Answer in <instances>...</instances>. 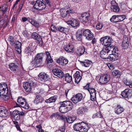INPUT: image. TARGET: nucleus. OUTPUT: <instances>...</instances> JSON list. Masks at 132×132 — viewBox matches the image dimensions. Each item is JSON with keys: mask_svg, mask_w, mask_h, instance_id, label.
<instances>
[{"mask_svg": "<svg viewBox=\"0 0 132 132\" xmlns=\"http://www.w3.org/2000/svg\"><path fill=\"white\" fill-rule=\"evenodd\" d=\"M118 22H121L123 20L126 18V16L125 15H117Z\"/></svg>", "mask_w": 132, "mask_h": 132, "instance_id": "42", "label": "nucleus"}, {"mask_svg": "<svg viewBox=\"0 0 132 132\" xmlns=\"http://www.w3.org/2000/svg\"><path fill=\"white\" fill-rule=\"evenodd\" d=\"M108 66L109 67V68L111 70H113L114 68V67L113 66V65L110 64H109L108 65Z\"/></svg>", "mask_w": 132, "mask_h": 132, "instance_id": "61", "label": "nucleus"}, {"mask_svg": "<svg viewBox=\"0 0 132 132\" xmlns=\"http://www.w3.org/2000/svg\"><path fill=\"white\" fill-rule=\"evenodd\" d=\"M31 83L26 82L24 84L23 87L26 92H28L31 90Z\"/></svg>", "mask_w": 132, "mask_h": 132, "instance_id": "31", "label": "nucleus"}, {"mask_svg": "<svg viewBox=\"0 0 132 132\" xmlns=\"http://www.w3.org/2000/svg\"><path fill=\"white\" fill-rule=\"evenodd\" d=\"M46 7V3L43 0H37L33 7L35 9L41 10L45 9Z\"/></svg>", "mask_w": 132, "mask_h": 132, "instance_id": "4", "label": "nucleus"}, {"mask_svg": "<svg viewBox=\"0 0 132 132\" xmlns=\"http://www.w3.org/2000/svg\"><path fill=\"white\" fill-rule=\"evenodd\" d=\"M56 62L60 65H64L68 63V60L64 57L62 56L56 59Z\"/></svg>", "mask_w": 132, "mask_h": 132, "instance_id": "16", "label": "nucleus"}, {"mask_svg": "<svg viewBox=\"0 0 132 132\" xmlns=\"http://www.w3.org/2000/svg\"><path fill=\"white\" fill-rule=\"evenodd\" d=\"M74 46L72 45L68 44L64 47V49L68 52H71L73 51Z\"/></svg>", "mask_w": 132, "mask_h": 132, "instance_id": "33", "label": "nucleus"}, {"mask_svg": "<svg viewBox=\"0 0 132 132\" xmlns=\"http://www.w3.org/2000/svg\"><path fill=\"white\" fill-rule=\"evenodd\" d=\"M43 1H45L46 4V3H47V4L49 5H51V2L50 0H43Z\"/></svg>", "mask_w": 132, "mask_h": 132, "instance_id": "62", "label": "nucleus"}, {"mask_svg": "<svg viewBox=\"0 0 132 132\" xmlns=\"http://www.w3.org/2000/svg\"><path fill=\"white\" fill-rule=\"evenodd\" d=\"M112 74L113 76H117L118 78H119L121 74V72L118 70H114Z\"/></svg>", "mask_w": 132, "mask_h": 132, "instance_id": "40", "label": "nucleus"}, {"mask_svg": "<svg viewBox=\"0 0 132 132\" xmlns=\"http://www.w3.org/2000/svg\"><path fill=\"white\" fill-rule=\"evenodd\" d=\"M111 8L112 7H113L114 6H115L117 5V3L116 2L114 1H112L111 2Z\"/></svg>", "mask_w": 132, "mask_h": 132, "instance_id": "57", "label": "nucleus"}, {"mask_svg": "<svg viewBox=\"0 0 132 132\" xmlns=\"http://www.w3.org/2000/svg\"><path fill=\"white\" fill-rule=\"evenodd\" d=\"M29 22H30L32 24L34 25V24H35V23L36 22V21L32 19H29Z\"/></svg>", "mask_w": 132, "mask_h": 132, "instance_id": "58", "label": "nucleus"}, {"mask_svg": "<svg viewBox=\"0 0 132 132\" xmlns=\"http://www.w3.org/2000/svg\"><path fill=\"white\" fill-rule=\"evenodd\" d=\"M121 95L123 97L129 98L132 96V89H127L122 92Z\"/></svg>", "mask_w": 132, "mask_h": 132, "instance_id": "12", "label": "nucleus"}, {"mask_svg": "<svg viewBox=\"0 0 132 132\" xmlns=\"http://www.w3.org/2000/svg\"><path fill=\"white\" fill-rule=\"evenodd\" d=\"M73 127L75 131L80 132H87L90 127L86 122H81L75 124Z\"/></svg>", "mask_w": 132, "mask_h": 132, "instance_id": "1", "label": "nucleus"}, {"mask_svg": "<svg viewBox=\"0 0 132 132\" xmlns=\"http://www.w3.org/2000/svg\"><path fill=\"white\" fill-rule=\"evenodd\" d=\"M58 31L61 32L66 33L69 31V29L68 28L64 27L61 26H59L57 27Z\"/></svg>", "mask_w": 132, "mask_h": 132, "instance_id": "36", "label": "nucleus"}, {"mask_svg": "<svg viewBox=\"0 0 132 132\" xmlns=\"http://www.w3.org/2000/svg\"><path fill=\"white\" fill-rule=\"evenodd\" d=\"M110 78L109 76L107 75H102L100 77L99 80V83L104 85L108 83L109 81Z\"/></svg>", "mask_w": 132, "mask_h": 132, "instance_id": "8", "label": "nucleus"}, {"mask_svg": "<svg viewBox=\"0 0 132 132\" xmlns=\"http://www.w3.org/2000/svg\"><path fill=\"white\" fill-rule=\"evenodd\" d=\"M60 114L57 113H55L53 114L50 117V118L51 119H58L60 118Z\"/></svg>", "mask_w": 132, "mask_h": 132, "instance_id": "43", "label": "nucleus"}, {"mask_svg": "<svg viewBox=\"0 0 132 132\" xmlns=\"http://www.w3.org/2000/svg\"><path fill=\"white\" fill-rule=\"evenodd\" d=\"M8 40L10 44L12 45L14 43V41L13 37L11 36H9L8 38Z\"/></svg>", "mask_w": 132, "mask_h": 132, "instance_id": "49", "label": "nucleus"}, {"mask_svg": "<svg viewBox=\"0 0 132 132\" xmlns=\"http://www.w3.org/2000/svg\"><path fill=\"white\" fill-rule=\"evenodd\" d=\"M88 90L90 95V99L92 101H94L96 99V91L93 88H88Z\"/></svg>", "mask_w": 132, "mask_h": 132, "instance_id": "18", "label": "nucleus"}, {"mask_svg": "<svg viewBox=\"0 0 132 132\" xmlns=\"http://www.w3.org/2000/svg\"><path fill=\"white\" fill-rule=\"evenodd\" d=\"M31 37L32 38L36 40L37 42L38 43L39 46H42V39L40 36L37 33L34 32L32 34Z\"/></svg>", "mask_w": 132, "mask_h": 132, "instance_id": "11", "label": "nucleus"}, {"mask_svg": "<svg viewBox=\"0 0 132 132\" xmlns=\"http://www.w3.org/2000/svg\"><path fill=\"white\" fill-rule=\"evenodd\" d=\"M52 72L54 75L59 78H61L63 76L64 74L62 71L60 69L55 68L53 69Z\"/></svg>", "mask_w": 132, "mask_h": 132, "instance_id": "17", "label": "nucleus"}, {"mask_svg": "<svg viewBox=\"0 0 132 132\" xmlns=\"http://www.w3.org/2000/svg\"><path fill=\"white\" fill-rule=\"evenodd\" d=\"M7 15H5L4 19L1 20V22L2 23L1 25H3V24L6 22V20L7 19Z\"/></svg>", "mask_w": 132, "mask_h": 132, "instance_id": "53", "label": "nucleus"}, {"mask_svg": "<svg viewBox=\"0 0 132 132\" xmlns=\"http://www.w3.org/2000/svg\"><path fill=\"white\" fill-rule=\"evenodd\" d=\"M21 43L18 41H14V43L12 45L15 48V50L18 54H20L21 52Z\"/></svg>", "mask_w": 132, "mask_h": 132, "instance_id": "13", "label": "nucleus"}, {"mask_svg": "<svg viewBox=\"0 0 132 132\" xmlns=\"http://www.w3.org/2000/svg\"><path fill=\"white\" fill-rule=\"evenodd\" d=\"M59 118H59V119L64 120V121H66L67 118L64 116H61L60 114Z\"/></svg>", "mask_w": 132, "mask_h": 132, "instance_id": "55", "label": "nucleus"}, {"mask_svg": "<svg viewBox=\"0 0 132 132\" xmlns=\"http://www.w3.org/2000/svg\"><path fill=\"white\" fill-rule=\"evenodd\" d=\"M80 63L82 66L86 67H89L91 64V61H89L88 60H86L84 61H80Z\"/></svg>", "mask_w": 132, "mask_h": 132, "instance_id": "35", "label": "nucleus"}, {"mask_svg": "<svg viewBox=\"0 0 132 132\" xmlns=\"http://www.w3.org/2000/svg\"><path fill=\"white\" fill-rule=\"evenodd\" d=\"M102 117V115L100 112H98L96 114H94L93 116V118H101Z\"/></svg>", "mask_w": 132, "mask_h": 132, "instance_id": "48", "label": "nucleus"}, {"mask_svg": "<svg viewBox=\"0 0 132 132\" xmlns=\"http://www.w3.org/2000/svg\"><path fill=\"white\" fill-rule=\"evenodd\" d=\"M9 67L10 69L14 72L16 73L18 75H22L23 74L21 71L19 70V67L16 64L11 63L9 64Z\"/></svg>", "mask_w": 132, "mask_h": 132, "instance_id": "7", "label": "nucleus"}, {"mask_svg": "<svg viewBox=\"0 0 132 132\" xmlns=\"http://www.w3.org/2000/svg\"><path fill=\"white\" fill-rule=\"evenodd\" d=\"M109 55L108 58L111 61H113L117 60L118 57V53H112L111 54H109Z\"/></svg>", "mask_w": 132, "mask_h": 132, "instance_id": "32", "label": "nucleus"}, {"mask_svg": "<svg viewBox=\"0 0 132 132\" xmlns=\"http://www.w3.org/2000/svg\"><path fill=\"white\" fill-rule=\"evenodd\" d=\"M129 43L128 38L127 37H124L123 41L122 42V47L124 49H125L128 47Z\"/></svg>", "mask_w": 132, "mask_h": 132, "instance_id": "30", "label": "nucleus"}, {"mask_svg": "<svg viewBox=\"0 0 132 132\" xmlns=\"http://www.w3.org/2000/svg\"><path fill=\"white\" fill-rule=\"evenodd\" d=\"M67 23L73 27H75L78 26L79 24V22L76 19H73L72 20H69L66 21Z\"/></svg>", "mask_w": 132, "mask_h": 132, "instance_id": "24", "label": "nucleus"}, {"mask_svg": "<svg viewBox=\"0 0 132 132\" xmlns=\"http://www.w3.org/2000/svg\"><path fill=\"white\" fill-rule=\"evenodd\" d=\"M51 29L52 31L55 32L57 30L55 26L53 24H52L51 26Z\"/></svg>", "mask_w": 132, "mask_h": 132, "instance_id": "54", "label": "nucleus"}, {"mask_svg": "<svg viewBox=\"0 0 132 132\" xmlns=\"http://www.w3.org/2000/svg\"><path fill=\"white\" fill-rule=\"evenodd\" d=\"M63 103L69 111L73 109V105L71 101H66L63 102Z\"/></svg>", "mask_w": 132, "mask_h": 132, "instance_id": "26", "label": "nucleus"}, {"mask_svg": "<svg viewBox=\"0 0 132 132\" xmlns=\"http://www.w3.org/2000/svg\"><path fill=\"white\" fill-rule=\"evenodd\" d=\"M16 104L18 106H21L26 109H27L29 108L28 104L27 103L25 98L21 96L18 97L17 103Z\"/></svg>", "mask_w": 132, "mask_h": 132, "instance_id": "6", "label": "nucleus"}, {"mask_svg": "<svg viewBox=\"0 0 132 132\" xmlns=\"http://www.w3.org/2000/svg\"><path fill=\"white\" fill-rule=\"evenodd\" d=\"M82 33L81 31L78 30L76 33V38L79 40L81 39V37L82 36Z\"/></svg>", "mask_w": 132, "mask_h": 132, "instance_id": "45", "label": "nucleus"}, {"mask_svg": "<svg viewBox=\"0 0 132 132\" xmlns=\"http://www.w3.org/2000/svg\"><path fill=\"white\" fill-rule=\"evenodd\" d=\"M109 47H110L109 48L110 52H112V53H117V52H118V50L117 47L113 46H111Z\"/></svg>", "mask_w": 132, "mask_h": 132, "instance_id": "41", "label": "nucleus"}, {"mask_svg": "<svg viewBox=\"0 0 132 132\" xmlns=\"http://www.w3.org/2000/svg\"><path fill=\"white\" fill-rule=\"evenodd\" d=\"M80 75V72L79 71H77L73 75L74 78H75V81L77 84L79 82L81 79V77Z\"/></svg>", "mask_w": 132, "mask_h": 132, "instance_id": "22", "label": "nucleus"}, {"mask_svg": "<svg viewBox=\"0 0 132 132\" xmlns=\"http://www.w3.org/2000/svg\"><path fill=\"white\" fill-rule=\"evenodd\" d=\"M124 83L127 86H129L130 88H132V82L131 81L126 80Z\"/></svg>", "mask_w": 132, "mask_h": 132, "instance_id": "50", "label": "nucleus"}, {"mask_svg": "<svg viewBox=\"0 0 132 132\" xmlns=\"http://www.w3.org/2000/svg\"><path fill=\"white\" fill-rule=\"evenodd\" d=\"M109 47H104L102 50L101 51L100 55L102 58L106 59L108 58V55L109 53Z\"/></svg>", "mask_w": 132, "mask_h": 132, "instance_id": "9", "label": "nucleus"}, {"mask_svg": "<svg viewBox=\"0 0 132 132\" xmlns=\"http://www.w3.org/2000/svg\"><path fill=\"white\" fill-rule=\"evenodd\" d=\"M46 60L47 61L48 63H52L53 62V60L52 59L51 57H48L46 58Z\"/></svg>", "mask_w": 132, "mask_h": 132, "instance_id": "56", "label": "nucleus"}, {"mask_svg": "<svg viewBox=\"0 0 132 132\" xmlns=\"http://www.w3.org/2000/svg\"><path fill=\"white\" fill-rule=\"evenodd\" d=\"M8 114V112L6 108L1 106V117H6Z\"/></svg>", "mask_w": 132, "mask_h": 132, "instance_id": "25", "label": "nucleus"}, {"mask_svg": "<svg viewBox=\"0 0 132 132\" xmlns=\"http://www.w3.org/2000/svg\"><path fill=\"white\" fill-rule=\"evenodd\" d=\"M43 57V53L37 54L35 56L34 60L32 61L31 65L34 67H37L39 66L41 64Z\"/></svg>", "mask_w": 132, "mask_h": 132, "instance_id": "3", "label": "nucleus"}, {"mask_svg": "<svg viewBox=\"0 0 132 132\" xmlns=\"http://www.w3.org/2000/svg\"><path fill=\"white\" fill-rule=\"evenodd\" d=\"M124 110L123 106L120 104H118L115 109V112L117 114H119L122 113Z\"/></svg>", "mask_w": 132, "mask_h": 132, "instance_id": "20", "label": "nucleus"}, {"mask_svg": "<svg viewBox=\"0 0 132 132\" xmlns=\"http://www.w3.org/2000/svg\"><path fill=\"white\" fill-rule=\"evenodd\" d=\"M59 110L61 113H66L69 111L63 103L60 107Z\"/></svg>", "mask_w": 132, "mask_h": 132, "instance_id": "34", "label": "nucleus"}, {"mask_svg": "<svg viewBox=\"0 0 132 132\" xmlns=\"http://www.w3.org/2000/svg\"><path fill=\"white\" fill-rule=\"evenodd\" d=\"M8 93V88L5 83H1V101H7L9 97L7 95Z\"/></svg>", "mask_w": 132, "mask_h": 132, "instance_id": "2", "label": "nucleus"}, {"mask_svg": "<svg viewBox=\"0 0 132 132\" xmlns=\"http://www.w3.org/2000/svg\"><path fill=\"white\" fill-rule=\"evenodd\" d=\"M57 99L56 96H54L50 98L49 99L46 100L45 102L47 103H50L55 102Z\"/></svg>", "mask_w": 132, "mask_h": 132, "instance_id": "37", "label": "nucleus"}, {"mask_svg": "<svg viewBox=\"0 0 132 132\" xmlns=\"http://www.w3.org/2000/svg\"><path fill=\"white\" fill-rule=\"evenodd\" d=\"M65 81L68 82L69 83L71 81L72 78L71 76L69 75V74H65Z\"/></svg>", "mask_w": 132, "mask_h": 132, "instance_id": "39", "label": "nucleus"}, {"mask_svg": "<svg viewBox=\"0 0 132 132\" xmlns=\"http://www.w3.org/2000/svg\"><path fill=\"white\" fill-rule=\"evenodd\" d=\"M59 130L61 132H65V128L64 126H62L59 128Z\"/></svg>", "mask_w": 132, "mask_h": 132, "instance_id": "59", "label": "nucleus"}, {"mask_svg": "<svg viewBox=\"0 0 132 132\" xmlns=\"http://www.w3.org/2000/svg\"><path fill=\"white\" fill-rule=\"evenodd\" d=\"M82 98V95L81 93L77 94L74 97L72 98L71 99L73 103H75L80 101Z\"/></svg>", "mask_w": 132, "mask_h": 132, "instance_id": "19", "label": "nucleus"}, {"mask_svg": "<svg viewBox=\"0 0 132 132\" xmlns=\"http://www.w3.org/2000/svg\"><path fill=\"white\" fill-rule=\"evenodd\" d=\"M22 34L26 38L29 39L30 38V36L28 34V32L26 30H25L23 31Z\"/></svg>", "mask_w": 132, "mask_h": 132, "instance_id": "52", "label": "nucleus"}, {"mask_svg": "<svg viewBox=\"0 0 132 132\" xmlns=\"http://www.w3.org/2000/svg\"><path fill=\"white\" fill-rule=\"evenodd\" d=\"M76 119V116H72L69 117L68 118H67L66 121H67L68 123H71L73 122Z\"/></svg>", "mask_w": 132, "mask_h": 132, "instance_id": "38", "label": "nucleus"}, {"mask_svg": "<svg viewBox=\"0 0 132 132\" xmlns=\"http://www.w3.org/2000/svg\"><path fill=\"white\" fill-rule=\"evenodd\" d=\"M83 35L88 40H91L94 37V34L89 29H86L83 32Z\"/></svg>", "mask_w": 132, "mask_h": 132, "instance_id": "10", "label": "nucleus"}, {"mask_svg": "<svg viewBox=\"0 0 132 132\" xmlns=\"http://www.w3.org/2000/svg\"><path fill=\"white\" fill-rule=\"evenodd\" d=\"M103 27V25L102 23L98 22L96 25V29L97 30H100Z\"/></svg>", "mask_w": 132, "mask_h": 132, "instance_id": "47", "label": "nucleus"}, {"mask_svg": "<svg viewBox=\"0 0 132 132\" xmlns=\"http://www.w3.org/2000/svg\"><path fill=\"white\" fill-rule=\"evenodd\" d=\"M85 52V49L83 46H79L78 47L75 53L77 56H81Z\"/></svg>", "mask_w": 132, "mask_h": 132, "instance_id": "21", "label": "nucleus"}, {"mask_svg": "<svg viewBox=\"0 0 132 132\" xmlns=\"http://www.w3.org/2000/svg\"><path fill=\"white\" fill-rule=\"evenodd\" d=\"M43 98L40 95H36L35 97L34 101L35 103L36 104H38L44 101Z\"/></svg>", "mask_w": 132, "mask_h": 132, "instance_id": "29", "label": "nucleus"}, {"mask_svg": "<svg viewBox=\"0 0 132 132\" xmlns=\"http://www.w3.org/2000/svg\"><path fill=\"white\" fill-rule=\"evenodd\" d=\"M112 40V38L109 36H106L102 37L100 40L105 47H110Z\"/></svg>", "mask_w": 132, "mask_h": 132, "instance_id": "5", "label": "nucleus"}, {"mask_svg": "<svg viewBox=\"0 0 132 132\" xmlns=\"http://www.w3.org/2000/svg\"><path fill=\"white\" fill-rule=\"evenodd\" d=\"M19 117L23 116H24L25 114V113L22 111L20 112L19 111Z\"/></svg>", "mask_w": 132, "mask_h": 132, "instance_id": "63", "label": "nucleus"}, {"mask_svg": "<svg viewBox=\"0 0 132 132\" xmlns=\"http://www.w3.org/2000/svg\"><path fill=\"white\" fill-rule=\"evenodd\" d=\"M111 9L113 11L115 12H119L120 9L118 5L112 7Z\"/></svg>", "mask_w": 132, "mask_h": 132, "instance_id": "44", "label": "nucleus"}, {"mask_svg": "<svg viewBox=\"0 0 132 132\" xmlns=\"http://www.w3.org/2000/svg\"><path fill=\"white\" fill-rule=\"evenodd\" d=\"M38 79L43 82L48 81L49 79L48 75L44 73H40L38 75Z\"/></svg>", "mask_w": 132, "mask_h": 132, "instance_id": "15", "label": "nucleus"}, {"mask_svg": "<svg viewBox=\"0 0 132 132\" xmlns=\"http://www.w3.org/2000/svg\"><path fill=\"white\" fill-rule=\"evenodd\" d=\"M88 110V109L87 107H81L79 108L77 110V113L78 115L81 116L87 112Z\"/></svg>", "mask_w": 132, "mask_h": 132, "instance_id": "14", "label": "nucleus"}, {"mask_svg": "<svg viewBox=\"0 0 132 132\" xmlns=\"http://www.w3.org/2000/svg\"><path fill=\"white\" fill-rule=\"evenodd\" d=\"M23 5L22 4H21L19 7V12H20L22 9V8Z\"/></svg>", "mask_w": 132, "mask_h": 132, "instance_id": "64", "label": "nucleus"}, {"mask_svg": "<svg viewBox=\"0 0 132 132\" xmlns=\"http://www.w3.org/2000/svg\"><path fill=\"white\" fill-rule=\"evenodd\" d=\"M61 15L63 17H66L67 14L72 12V11L67 9H62L60 10Z\"/></svg>", "mask_w": 132, "mask_h": 132, "instance_id": "23", "label": "nucleus"}, {"mask_svg": "<svg viewBox=\"0 0 132 132\" xmlns=\"http://www.w3.org/2000/svg\"><path fill=\"white\" fill-rule=\"evenodd\" d=\"M7 53L9 55H8V56H12L13 54V50L11 48H10V49L7 50Z\"/></svg>", "mask_w": 132, "mask_h": 132, "instance_id": "51", "label": "nucleus"}, {"mask_svg": "<svg viewBox=\"0 0 132 132\" xmlns=\"http://www.w3.org/2000/svg\"><path fill=\"white\" fill-rule=\"evenodd\" d=\"M117 15L113 16L110 18V20L112 22L116 23L118 22Z\"/></svg>", "mask_w": 132, "mask_h": 132, "instance_id": "46", "label": "nucleus"}, {"mask_svg": "<svg viewBox=\"0 0 132 132\" xmlns=\"http://www.w3.org/2000/svg\"><path fill=\"white\" fill-rule=\"evenodd\" d=\"M89 16V14L88 13H85L82 14L80 19L82 22H86L88 21Z\"/></svg>", "mask_w": 132, "mask_h": 132, "instance_id": "27", "label": "nucleus"}, {"mask_svg": "<svg viewBox=\"0 0 132 132\" xmlns=\"http://www.w3.org/2000/svg\"><path fill=\"white\" fill-rule=\"evenodd\" d=\"M2 8L3 10V14H4L6 12L7 10V7H5L4 6H3L2 7Z\"/></svg>", "mask_w": 132, "mask_h": 132, "instance_id": "60", "label": "nucleus"}, {"mask_svg": "<svg viewBox=\"0 0 132 132\" xmlns=\"http://www.w3.org/2000/svg\"><path fill=\"white\" fill-rule=\"evenodd\" d=\"M12 117L14 120H18L20 119L19 117V111L15 110L12 112Z\"/></svg>", "mask_w": 132, "mask_h": 132, "instance_id": "28", "label": "nucleus"}]
</instances>
